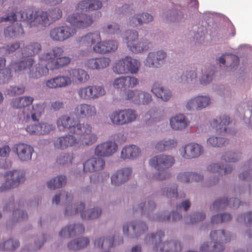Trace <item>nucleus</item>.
I'll return each mask as SVG.
<instances>
[{
	"label": "nucleus",
	"mask_w": 252,
	"mask_h": 252,
	"mask_svg": "<svg viewBox=\"0 0 252 252\" xmlns=\"http://www.w3.org/2000/svg\"><path fill=\"white\" fill-rule=\"evenodd\" d=\"M73 199V195L71 192L61 190L56 194L52 199L53 203L58 204L60 201L66 205L65 215L70 216L80 212L81 217L84 220H93L99 217L101 214V210L98 208H94L93 209L89 210L87 211H83L85 208V204L82 202L74 204H70Z\"/></svg>",
	"instance_id": "nucleus-1"
},
{
	"label": "nucleus",
	"mask_w": 252,
	"mask_h": 252,
	"mask_svg": "<svg viewBox=\"0 0 252 252\" xmlns=\"http://www.w3.org/2000/svg\"><path fill=\"white\" fill-rule=\"evenodd\" d=\"M8 13L5 17H0V22L10 21L14 22L16 21H27L31 23L35 22L39 24H44L47 19V12L38 11L33 12L28 9L22 12L19 11L17 6L9 7Z\"/></svg>",
	"instance_id": "nucleus-2"
},
{
	"label": "nucleus",
	"mask_w": 252,
	"mask_h": 252,
	"mask_svg": "<svg viewBox=\"0 0 252 252\" xmlns=\"http://www.w3.org/2000/svg\"><path fill=\"white\" fill-rule=\"evenodd\" d=\"M40 64H10L9 67H6L5 64H0V84L7 82L11 78V68L15 72L23 70H28L30 78L37 79L44 75V69L40 66Z\"/></svg>",
	"instance_id": "nucleus-3"
},
{
	"label": "nucleus",
	"mask_w": 252,
	"mask_h": 252,
	"mask_svg": "<svg viewBox=\"0 0 252 252\" xmlns=\"http://www.w3.org/2000/svg\"><path fill=\"white\" fill-rule=\"evenodd\" d=\"M23 109L18 112L17 119L22 123H27L31 120L38 121L39 118L44 113L43 107L41 104H35L30 109L28 107L34 100L33 97L29 96L20 97Z\"/></svg>",
	"instance_id": "nucleus-4"
},
{
	"label": "nucleus",
	"mask_w": 252,
	"mask_h": 252,
	"mask_svg": "<svg viewBox=\"0 0 252 252\" xmlns=\"http://www.w3.org/2000/svg\"><path fill=\"white\" fill-rule=\"evenodd\" d=\"M230 123V119L226 115L220 116L213 120L211 126L215 128L217 136H211L207 139V143L213 147H220L227 143L225 139L222 137L227 133V126Z\"/></svg>",
	"instance_id": "nucleus-5"
},
{
	"label": "nucleus",
	"mask_w": 252,
	"mask_h": 252,
	"mask_svg": "<svg viewBox=\"0 0 252 252\" xmlns=\"http://www.w3.org/2000/svg\"><path fill=\"white\" fill-rule=\"evenodd\" d=\"M174 162V158L166 155H159L152 158L149 161V164L158 171L153 176V178L157 180L168 178L170 174L165 170V169L171 167Z\"/></svg>",
	"instance_id": "nucleus-6"
},
{
	"label": "nucleus",
	"mask_w": 252,
	"mask_h": 252,
	"mask_svg": "<svg viewBox=\"0 0 252 252\" xmlns=\"http://www.w3.org/2000/svg\"><path fill=\"white\" fill-rule=\"evenodd\" d=\"M164 236L163 232L159 231L156 234L147 235L146 241L147 243L151 242L155 245L153 249L157 252H178L181 251V246L180 242L172 241L162 243V238Z\"/></svg>",
	"instance_id": "nucleus-7"
},
{
	"label": "nucleus",
	"mask_w": 252,
	"mask_h": 252,
	"mask_svg": "<svg viewBox=\"0 0 252 252\" xmlns=\"http://www.w3.org/2000/svg\"><path fill=\"white\" fill-rule=\"evenodd\" d=\"M210 237L213 246L210 247L209 243L203 244L200 248L201 252H221L224 249L223 244L230 242L229 234L225 233L224 230H218L211 232Z\"/></svg>",
	"instance_id": "nucleus-8"
},
{
	"label": "nucleus",
	"mask_w": 252,
	"mask_h": 252,
	"mask_svg": "<svg viewBox=\"0 0 252 252\" xmlns=\"http://www.w3.org/2000/svg\"><path fill=\"white\" fill-rule=\"evenodd\" d=\"M71 133L78 136L79 142L86 145H91L97 139L96 134L92 132V127L87 123L80 124L76 122Z\"/></svg>",
	"instance_id": "nucleus-9"
},
{
	"label": "nucleus",
	"mask_w": 252,
	"mask_h": 252,
	"mask_svg": "<svg viewBox=\"0 0 252 252\" xmlns=\"http://www.w3.org/2000/svg\"><path fill=\"white\" fill-rule=\"evenodd\" d=\"M5 182L0 187V192H3L18 187L25 180L23 170L15 169L6 172L4 174Z\"/></svg>",
	"instance_id": "nucleus-10"
},
{
	"label": "nucleus",
	"mask_w": 252,
	"mask_h": 252,
	"mask_svg": "<svg viewBox=\"0 0 252 252\" xmlns=\"http://www.w3.org/2000/svg\"><path fill=\"white\" fill-rule=\"evenodd\" d=\"M136 117V112L130 109L115 111L109 115L112 123L118 126L131 123L135 120Z\"/></svg>",
	"instance_id": "nucleus-11"
},
{
	"label": "nucleus",
	"mask_w": 252,
	"mask_h": 252,
	"mask_svg": "<svg viewBox=\"0 0 252 252\" xmlns=\"http://www.w3.org/2000/svg\"><path fill=\"white\" fill-rule=\"evenodd\" d=\"M138 34L136 31H129L126 32L127 46L130 51L134 53H139L146 51L151 44L148 41L137 42Z\"/></svg>",
	"instance_id": "nucleus-12"
},
{
	"label": "nucleus",
	"mask_w": 252,
	"mask_h": 252,
	"mask_svg": "<svg viewBox=\"0 0 252 252\" xmlns=\"http://www.w3.org/2000/svg\"><path fill=\"white\" fill-rule=\"evenodd\" d=\"M105 94V91L103 87L95 85L82 87L78 91L79 96L84 100L94 99Z\"/></svg>",
	"instance_id": "nucleus-13"
},
{
	"label": "nucleus",
	"mask_w": 252,
	"mask_h": 252,
	"mask_svg": "<svg viewBox=\"0 0 252 252\" xmlns=\"http://www.w3.org/2000/svg\"><path fill=\"white\" fill-rule=\"evenodd\" d=\"M126 99L139 105L148 104L152 100V96L149 93L138 90L128 91Z\"/></svg>",
	"instance_id": "nucleus-14"
},
{
	"label": "nucleus",
	"mask_w": 252,
	"mask_h": 252,
	"mask_svg": "<svg viewBox=\"0 0 252 252\" xmlns=\"http://www.w3.org/2000/svg\"><path fill=\"white\" fill-rule=\"evenodd\" d=\"M13 151L15 152L21 161H28L32 159L34 152L33 148L25 143H18L14 145Z\"/></svg>",
	"instance_id": "nucleus-15"
},
{
	"label": "nucleus",
	"mask_w": 252,
	"mask_h": 252,
	"mask_svg": "<svg viewBox=\"0 0 252 252\" xmlns=\"http://www.w3.org/2000/svg\"><path fill=\"white\" fill-rule=\"evenodd\" d=\"M118 149L115 142L108 141L97 145L94 149V154L101 157H109L114 154Z\"/></svg>",
	"instance_id": "nucleus-16"
},
{
	"label": "nucleus",
	"mask_w": 252,
	"mask_h": 252,
	"mask_svg": "<svg viewBox=\"0 0 252 252\" xmlns=\"http://www.w3.org/2000/svg\"><path fill=\"white\" fill-rule=\"evenodd\" d=\"M203 152V147L196 143H189L183 147L181 155L183 158L191 159L198 158Z\"/></svg>",
	"instance_id": "nucleus-17"
},
{
	"label": "nucleus",
	"mask_w": 252,
	"mask_h": 252,
	"mask_svg": "<svg viewBox=\"0 0 252 252\" xmlns=\"http://www.w3.org/2000/svg\"><path fill=\"white\" fill-rule=\"evenodd\" d=\"M74 113L79 118L89 119L96 114V109L93 105L82 103L76 106Z\"/></svg>",
	"instance_id": "nucleus-18"
},
{
	"label": "nucleus",
	"mask_w": 252,
	"mask_h": 252,
	"mask_svg": "<svg viewBox=\"0 0 252 252\" xmlns=\"http://www.w3.org/2000/svg\"><path fill=\"white\" fill-rule=\"evenodd\" d=\"M123 243V239L121 237L116 236L109 238L104 237L98 238L95 240L94 246L98 249H107Z\"/></svg>",
	"instance_id": "nucleus-19"
},
{
	"label": "nucleus",
	"mask_w": 252,
	"mask_h": 252,
	"mask_svg": "<svg viewBox=\"0 0 252 252\" xmlns=\"http://www.w3.org/2000/svg\"><path fill=\"white\" fill-rule=\"evenodd\" d=\"M243 203L235 198H230L229 200L227 198H223L216 200L211 207V209L213 210L219 211L225 208L227 206L235 209L238 207L239 205H243Z\"/></svg>",
	"instance_id": "nucleus-20"
},
{
	"label": "nucleus",
	"mask_w": 252,
	"mask_h": 252,
	"mask_svg": "<svg viewBox=\"0 0 252 252\" xmlns=\"http://www.w3.org/2000/svg\"><path fill=\"white\" fill-rule=\"evenodd\" d=\"M105 165V162L102 158L93 157L83 163V169L85 172H92L102 170Z\"/></svg>",
	"instance_id": "nucleus-21"
},
{
	"label": "nucleus",
	"mask_w": 252,
	"mask_h": 252,
	"mask_svg": "<svg viewBox=\"0 0 252 252\" xmlns=\"http://www.w3.org/2000/svg\"><path fill=\"white\" fill-rule=\"evenodd\" d=\"M79 143L78 139L71 134H67L58 137L54 142V146L59 149H64Z\"/></svg>",
	"instance_id": "nucleus-22"
},
{
	"label": "nucleus",
	"mask_w": 252,
	"mask_h": 252,
	"mask_svg": "<svg viewBox=\"0 0 252 252\" xmlns=\"http://www.w3.org/2000/svg\"><path fill=\"white\" fill-rule=\"evenodd\" d=\"M41 50L40 45L36 42L32 43L25 47L22 51V58H26L27 60H23L19 63H33V60L32 57L37 54Z\"/></svg>",
	"instance_id": "nucleus-23"
},
{
	"label": "nucleus",
	"mask_w": 252,
	"mask_h": 252,
	"mask_svg": "<svg viewBox=\"0 0 252 252\" xmlns=\"http://www.w3.org/2000/svg\"><path fill=\"white\" fill-rule=\"evenodd\" d=\"M132 170L130 168H124L118 170L111 177V183L115 186H119L126 182L131 176Z\"/></svg>",
	"instance_id": "nucleus-24"
},
{
	"label": "nucleus",
	"mask_w": 252,
	"mask_h": 252,
	"mask_svg": "<svg viewBox=\"0 0 252 252\" xmlns=\"http://www.w3.org/2000/svg\"><path fill=\"white\" fill-rule=\"evenodd\" d=\"M188 119L183 114H178L171 118L170 125L171 127L175 130L185 129L189 124Z\"/></svg>",
	"instance_id": "nucleus-25"
},
{
	"label": "nucleus",
	"mask_w": 252,
	"mask_h": 252,
	"mask_svg": "<svg viewBox=\"0 0 252 252\" xmlns=\"http://www.w3.org/2000/svg\"><path fill=\"white\" fill-rule=\"evenodd\" d=\"M85 231L83 225L80 223L69 225L62 229L60 235L63 237H73L83 233Z\"/></svg>",
	"instance_id": "nucleus-26"
},
{
	"label": "nucleus",
	"mask_w": 252,
	"mask_h": 252,
	"mask_svg": "<svg viewBox=\"0 0 252 252\" xmlns=\"http://www.w3.org/2000/svg\"><path fill=\"white\" fill-rule=\"evenodd\" d=\"M76 122L74 118L67 115H64L58 119L57 124L60 130H68L69 132L72 133L73 129L75 128L74 126Z\"/></svg>",
	"instance_id": "nucleus-27"
},
{
	"label": "nucleus",
	"mask_w": 252,
	"mask_h": 252,
	"mask_svg": "<svg viewBox=\"0 0 252 252\" xmlns=\"http://www.w3.org/2000/svg\"><path fill=\"white\" fill-rule=\"evenodd\" d=\"M139 64H115L113 67L114 72L117 74L131 73L135 74L139 69Z\"/></svg>",
	"instance_id": "nucleus-28"
},
{
	"label": "nucleus",
	"mask_w": 252,
	"mask_h": 252,
	"mask_svg": "<svg viewBox=\"0 0 252 252\" xmlns=\"http://www.w3.org/2000/svg\"><path fill=\"white\" fill-rule=\"evenodd\" d=\"M69 74L72 81L78 83H84L90 79L88 73L82 69H74L69 71Z\"/></svg>",
	"instance_id": "nucleus-29"
},
{
	"label": "nucleus",
	"mask_w": 252,
	"mask_h": 252,
	"mask_svg": "<svg viewBox=\"0 0 252 252\" xmlns=\"http://www.w3.org/2000/svg\"><path fill=\"white\" fill-rule=\"evenodd\" d=\"M177 179L179 182L184 183L193 181L198 182L202 180L203 176L195 173L184 172L179 173L177 176Z\"/></svg>",
	"instance_id": "nucleus-30"
},
{
	"label": "nucleus",
	"mask_w": 252,
	"mask_h": 252,
	"mask_svg": "<svg viewBox=\"0 0 252 252\" xmlns=\"http://www.w3.org/2000/svg\"><path fill=\"white\" fill-rule=\"evenodd\" d=\"M151 91L158 97L167 101L171 96V93L168 89H164L158 83H155L152 87Z\"/></svg>",
	"instance_id": "nucleus-31"
},
{
	"label": "nucleus",
	"mask_w": 252,
	"mask_h": 252,
	"mask_svg": "<svg viewBox=\"0 0 252 252\" xmlns=\"http://www.w3.org/2000/svg\"><path fill=\"white\" fill-rule=\"evenodd\" d=\"M140 154L139 148L135 145L125 146L122 150L121 158L124 159H132L137 157Z\"/></svg>",
	"instance_id": "nucleus-32"
},
{
	"label": "nucleus",
	"mask_w": 252,
	"mask_h": 252,
	"mask_svg": "<svg viewBox=\"0 0 252 252\" xmlns=\"http://www.w3.org/2000/svg\"><path fill=\"white\" fill-rule=\"evenodd\" d=\"M177 145V141L175 139L165 138L158 142L155 148L159 151L169 150L175 148Z\"/></svg>",
	"instance_id": "nucleus-33"
},
{
	"label": "nucleus",
	"mask_w": 252,
	"mask_h": 252,
	"mask_svg": "<svg viewBox=\"0 0 252 252\" xmlns=\"http://www.w3.org/2000/svg\"><path fill=\"white\" fill-rule=\"evenodd\" d=\"M207 169L212 173H218L220 175L227 174L232 170V166L228 164H225L222 167L219 163H213L207 167Z\"/></svg>",
	"instance_id": "nucleus-34"
},
{
	"label": "nucleus",
	"mask_w": 252,
	"mask_h": 252,
	"mask_svg": "<svg viewBox=\"0 0 252 252\" xmlns=\"http://www.w3.org/2000/svg\"><path fill=\"white\" fill-rule=\"evenodd\" d=\"M70 78L60 76L48 80V87L56 88L65 87L71 84Z\"/></svg>",
	"instance_id": "nucleus-35"
},
{
	"label": "nucleus",
	"mask_w": 252,
	"mask_h": 252,
	"mask_svg": "<svg viewBox=\"0 0 252 252\" xmlns=\"http://www.w3.org/2000/svg\"><path fill=\"white\" fill-rule=\"evenodd\" d=\"M90 243L87 237H80L70 241L67 245L70 250H78L86 247Z\"/></svg>",
	"instance_id": "nucleus-36"
},
{
	"label": "nucleus",
	"mask_w": 252,
	"mask_h": 252,
	"mask_svg": "<svg viewBox=\"0 0 252 252\" xmlns=\"http://www.w3.org/2000/svg\"><path fill=\"white\" fill-rule=\"evenodd\" d=\"M153 16L148 13H142L140 15H136L133 16L130 20V25L132 26H136L142 23H147L153 20Z\"/></svg>",
	"instance_id": "nucleus-37"
},
{
	"label": "nucleus",
	"mask_w": 252,
	"mask_h": 252,
	"mask_svg": "<svg viewBox=\"0 0 252 252\" xmlns=\"http://www.w3.org/2000/svg\"><path fill=\"white\" fill-rule=\"evenodd\" d=\"M100 40V36L98 32L88 33L82 36L80 42L85 46H91L93 44Z\"/></svg>",
	"instance_id": "nucleus-38"
},
{
	"label": "nucleus",
	"mask_w": 252,
	"mask_h": 252,
	"mask_svg": "<svg viewBox=\"0 0 252 252\" xmlns=\"http://www.w3.org/2000/svg\"><path fill=\"white\" fill-rule=\"evenodd\" d=\"M63 53V51L61 48L55 47L53 48L51 51L48 53V60L55 59H60V62L62 63H70L71 59L68 57H61Z\"/></svg>",
	"instance_id": "nucleus-39"
},
{
	"label": "nucleus",
	"mask_w": 252,
	"mask_h": 252,
	"mask_svg": "<svg viewBox=\"0 0 252 252\" xmlns=\"http://www.w3.org/2000/svg\"><path fill=\"white\" fill-rule=\"evenodd\" d=\"M197 75L194 70L186 71L184 72L180 78L177 79L179 83H192L196 81Z\"/></svg>",
	"instance_id": "nucleus-40"
},
{
	"label": "nucleus",
	"mask_w": 252,
	"mask_h": 252,
	"mask_svg": "<svg viewBox=\"0 0 252 252\" xmlns=\"http://www.w3.org/2000/svg\"><path fill=\"white\" fill-rule=\"evenodd\" d=\"M166 57V53L163 51L150 52L147 57V62L148 63H156L162 61Z\"/></svg>",
	"instance_id": "nucleus-41"
},
{
	"label": "nucleus",
	"mask_w": 252,
	"mask_h": 252,
	"mask_svg": "<svg viewBox=\"0 0 252 252\" xmlns=\"http://www.w3.org/2000/svg\"><path fill=\"white\" fill-rule=\"evenodd\" d=\"M66 182V178L65 176H58L48 182V187L53 189L60 188L64 185Z\"/></svg>",
	"instance_id": "nucleus-42"
},
{
	"label": "nucleus",
	"mask_w": 252,
	"mask_h": 252,
	"mask_svg": "<svg viewBox=\"0 0 252 252\" xmlns=\"http://www.w3.org/2000/svg\"><path fill=\"white\" fill-rule=\"evenodd\" d=\"M15 28L17 29V31L14 30V27H11V26L7 27L4 29V35L8 37H13L22 35L24 33L23 29L21 24H19L17 23Z\"/></svg>",
	"instance_id": "nucleus-43"
},
{
	"label": "nucleus",
	"mask_w": 252,
	"mask_h": 252,
	"mask_svg": "<svg viewBox=\"0 0 252 252\" xmlns=\"http://www.w3.org/2000/svg\"><path fill=\"white\" fill-rule=\"evenodd\" d=\"M161 192L163 195L166 196L171 200H174L178 197L177 187L175 185L163 188Z\"/></svg>",
	"instance_id": "nucleus-44"
},
{
	"label": "nucleus",
	"mask_w": 252,
	"mask_h": 252,
	"mask_svg": "<svg viewBox=\"0 0 252 252\" xmlns=\"http://www.w3.org/2000/svg\"><path fill=\"white\" fill-rule=\"evenodd\" d=\"M156 207L154 202L149 200L148 203L146 202L141 203L138 207L135 209V211H139L141 214L149 213L150 211H152Z\"/></svg>",
	"instance_id": "nucleus-45"
},
{
	"label": "nucleus",
	"mask_w": 252,
	"mask_h": 252,
	"mask_svg": "<svg viewBox=\"0 0 252 252\" xmlns=\"http://www.w3.org/2000/svg\"><path fill=\"white\" fill-rule=\"evenodd\" d=\"M19 246V242L18 241L10 239L0 244V250H14Z\"/></svg>",
	"instance_id": "nucleus-46"
},
{
	"label": "nucleus",
	"mask_w": 252,
	"mask_h": 252,
	"mask_svg": "<svg viewBox=\"0 0 252 252\" xmlns=\"http://www.w3.org/2000/svg\"><path fill=\"white\" fill-rule=\"evenodd\" d=\"M231 219L232 217L230 214L224 213L213 216L211 219V222L213 223H221L227 222Z\"/></svg>",
	"instance_id": "nucleus-47"
},
{
	"label": "nucleus",
	"mask_w": 252,
	"mask_h": 252,
	"mask_svg": "<svg viewBox=\"0 0 252 252\" xmlns=\"http://www.w3.org/2000/svg\"><path fill=\"white\" fill-rule=\"evenodd\" d=\"M214 74V71L210 69L206 70L200 78V83L206 85L211 82L212 80V77Z\"/></svg>",
	"instance_id": "nucleus-48"
},
{
	"label": "nucleus",
	"mask_w": 252,
	"mask_h": 252,
	"mask_svg": "<svg viewBox=\"0 0 252 252\" xmlns=\"http://www.w3.org/2000/svg\"><path fill=\"white\" fill-rule=\"evenodd\" d=\"M196 97L197 110L207 107L210 103V99L206 96H198Z\"/></svg>",
	"instance_id": "nucleus-49"
},
{
	"label": "nucleus",
	"mask_w": 252,
	"mask_h": 252,
	"mask_svg": "<svg viewBox=\"0 0 252 252\" xmlns=\"http://www.w3.org/2000/svg\"><path fill=\"white\" fill-rule=\"evenodd\" d=\"M97 44L93 47L94 52L100 54H105L109 53V49L107 48V40L103 41L96 42ZM110 50V48H109Z\"/></svg>",
	"instance_id": "nucleus-50"
},
{
	"label": "nucleus",
	"mask_w": 252,
	"mask_h": 252,
	"mask_svg": "<svg viewBox=\"0 0 252 252\" xmlns=\"http://www.w3.org/2000/svg\"><path fill=\"white\" fill-rule=\"evenodd\" d=\"M132 228L136 236L146 231L148 226L143 221H140L132 225Z\"/></svg>",
	"instance_id": "nucleus-51"
},
{
	"label": "nucleus",
	"mask_w": 252,
	"mask_h": 252,
	"mask_svg": "<svg viewBox=\"0 0 252 252\" xmlns=\"http://www.w3.org/2000/svg\"><path fill=\"white\" fill-rule=\"evenodd\" d=\"M248 169L239 175L241 180L252 181V163L250 161L248 164Z\"/></svg>",
	"instance_id": "nucleus-52"
},
{
	"label": "nucleus",
	"mask_w": 252,
	"mask_h": 252,
	"mask_svg": "<svg viewBox=\"0 0 252 252\" xmlns=\"http://www.w3.org/2000/svg\"><path fill=\"white\" fill-rule=\"evenodd\" d=\"M13 217L14 221H21L28 218V215L23 210L17 209L13 211Z\"/></svg>",
	"instance_id": "nucleus-53"
},
{
	"label": "nucleus",
	"mask_w": 252,
	"mask_h": 252,
	"mask_svg": "<svg viewBox=\"0 0 252 252\" xmlns=\"http://www.w3.org/2000/svg\"><path fill=\"white\" fill-rule=\"evenodd\" d=\"M240 156L239 154L231 152L226 153L223 156V159L228 162H236L238 160Z\"/></svg>",
	"instance_id": "nucleus-54"
},
{
	"label": "nucleus",
	"mask_w": 252,
	"mask_h": 252,
	"mask_svg": "<svg viewBox=\"0 0 252 252\" xmlns=\"http://www.w3.org/2000/svg\"><path fill=\"white\" fill-rule=\"evenodd\" d=\"M62 16V11L58 8L56 7L50 10L48 12V17H50L52 21H55Z\"/></svg>",
	"instance_id": "nucleus-55"
},
{
	"label": "nucleus",
	"mask_w": 252,
	"mask_h": 252,
	"mask_svg": "<svg viewBox=\"0 0 252 252\" xmlns=\"http://www.w3.org/2000/svg\"><path fill=\"white\" fill-rule=\"evenodd\" d=\"M113 86L117 89L126 88V77L118 78L114 80Z\"/></svg>",
	"instance_id": "nucleus-56"
},
{
	"label": "nucleus",
	"mask_w": 252,
	"mask_h": 252,
	"mask_svg": "<svg viewBox=\"0 0 252 252\" xmlns=\"http://www.w3.org/2000/svg\"><path fill=\"white\" fill-rule=\"evenodd\" d=\"M237 219L238 221L244 220L247 225H251L252 224V212H249L244 215H241Z\"/></svg>",
	"instance_id": "nucleus-57"
},
{
	"label": "nucleus",
	"mask_w": 252,
	"mask_h": 252,
	"mask_svg": "<svg viewBox=\"0 0 252 252\" xmlns=\"http://www.w3.org/2000/svg\"><path fill=\"white\" fill-rule=\"evenodd\" d=\"M25 91V88L23 86L11 87L8 90V94L12 95H19L22 94Z\"/></svg>",
	"instance_id": "nucleus-58"
},
{
	"label": "nucleus",
	"mask_w": 252,
	"mask_h": 252,
	"mask_svg": "<svg viewBox=\"0 0 252 252\" xmlns=\"http://www.w3.org/2000/svg\"><path fill=\"white\" fill-rule=\"evenodd\" d=\"M205 218V215L203 213L196 212L193 214L191 218L190 223L194 224L204 220Z\"/></svg>",
	"instance_id": "nucleus-59"
},
{
	"label": "nucleus",
	"mask_w": 252,
	"mask_h": 252,
	"mask_svg": "<svg viewBox=\"0 0 252 252\" xmlns=\"http://www.w3.org/2000/svg\"><path fill=\"white\" fill-rule=\"evenodd\" d=\"M47 126L45 123L36 125V135H44L47 132Z\"/></svg>",
	"instance_id": "nucleus-60"
},
{
	"label": "nucleus",
	"mask_w": 252,
	"mask_h": 252,
	"mask_svg": "<svg viewBox=\"0 0 252 252\" xmlns=\"http://www.w3.org/2000/svg\"><path fill=\"white\" fill-rule=\"evenodd\" d=\"M126 87L134 88L138 85L139 81L137 79L134 77H126Z\"/></svg>",
	"instance_id": "nucleus-61"
},
{
	"label": "nucleus",
	"mask_w": 252,
	"mask_h": 252,
	"mask_svg": "<svg viewBox=\"0 0 252 252\" xmlns=\"http://www.w3.org/2000/svg\"><path fill=\"white\" fill-rule=\"evenodd\" d=\"M20 47V45L18 43H12L10 45H7L5 47H3L6 50V53L9 54L10 53L14 52L16 49H18Z\"/></svg>",
	"instance_id": "nucleus-62"
},
{
	"label": "nucleus",
	"mask_w": 252,
	"mask_h": 252,
	"mask_svg": "<svg viewBox=\"0 0 252 252\" xmlns=\"http://www.w3.org/2000/svg\"><path fill=\"white\" fill-rule=\"evenodd\" d=\"M61 157L59 158V161L61 164H65V163H71L72 160V157L70 156L68 154H65L63 156H61Z\"/></svg>",
	"instance_id": "nucleus-63"
},
{
	"label": "nucleus",
	"mask_w": 252,
	"mask_h": 252,
	"mask_svg": "<svg viewBox=\"0 0 252 252\" xmlns=\"http://www.w3.org/2000/svg\"><path fill=\"white\" fill-rule=\"evenodd\" d=\"M119 26L116 23L108 25L107 27L106 32L108 33L114 34L119 30Z\"/></svg>",
	"instance_id": "nucleus-64"
}]
</instances>
